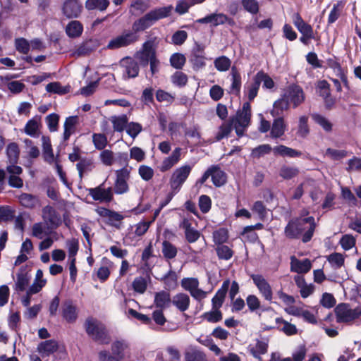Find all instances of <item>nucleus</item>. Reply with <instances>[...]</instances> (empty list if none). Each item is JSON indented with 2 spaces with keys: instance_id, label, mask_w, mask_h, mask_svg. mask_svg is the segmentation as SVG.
<instances>
[{
  "instance_id": "nucleus-1",
  "label": "nucleus",
  "mask_w": 361,
  "mask_h": 361,
  "mask_svg": "<svg viewBox=\"0 0 361 361\" xmlns=\"http://www.w3.org/2000/svg\"><path fill=\"white\" fill-rule=\"evenodd\" d=\"M316 224L313 216H300L290 220L285 227V235L290 239L302 237L304 243L309 242L314 234Z\"/></svg>"
},
{
  "instance_id": "nucleus-2",
  "label": "nucleus",
  "mask_w": 361,
  "mask_h": 361,
  "mask_svg": "<svg viewBox=\"0 0 361 361\" xmlns=\"http://www.w3.org/2000/svg\"><path fill=\"white\" fill-rule=\"evenodd\" d=\"M305 100V94L302 88L298 85H290L284 90L281 97L274 103L271 114L273 116H281L290 106L297 108Z\"/></svg>"
},
{
  "instance_id": "nucleus-3",
  "label": "nucleus",
  "mask_w": 361,
  "mask_h": 361,
  "mask_svg": "<svg viewBox=\"0 0 361 361\" xmlns=\"http://www.w3.org/2000/svg\"><path fill=\"white\" fill-rule=\"evenodd\" d=\"M148 27V24H133L131 30L126 32L123 35L110 41L108 47L110 49H117L129 45L137 40L139 37L138 32Z\"/></svg>"
},
{
  "instance_id": "nucleus-4",
  "label": "nucleus",
  "mask_w": 361,
  "mask_h": 361,
  "mask_svg": "<svg viewBox=\"0 0 361 361\" xmlns=\"http://www.w3.org/2000/svg\"><path fill=\"white\" fill-rule=\"evenodd\" d=\"M85 328L87 334L97 342L102 344L110 342L111 338L105 326L98 320L92 318L87 319Z\"/></svg>"
},
{
  "instance_id": "nucleus-5",
  "label": "nucleus",
  "mask_w": 361,
  "mask_h": 361,
  "mask_svg": "<svg viewBox=\"0 0 361 361\" xmlns=\"http://www.w3.org/2000/svg\"><path fill=\"white\" fill-rule=\"evenodd\" d=\"M251 118V106L249 102L243 104L241 109L238 110L236 115L230 120L233 124L238 136H243L245 130L249 126Z\"/></svg>"
},
{
  "instance_id": "nucleus-6",
  "label": "nucleus",
  "mask_w": 361,
  "mask_h": 361,
  "mask_svg": "<svg viewBox=\"0 0 361 361\" xmlns=\"http://www.w3.org/2000/svg\"><path fill=\"white\" fill-rule=\"evenodd\" d=\"M336 321L338 323H350L361 316V307L353 309L349 304L341 303L335 308Z\"/></svg>"
},
{
  "instance_id": "nucleus-7",
  "label": "nucleus",
  "mask_w": 361,
  "mask_h": 361,
  "mask_svg": "<svg viewBox=\"0 0 361 361\" xmlns=\"http://www.w3.org/2000/svg\"><path fill=\"white\" fill-rule=\"evenodd\" d=\"M191 170L192 166L189 165H183L176 169L172 173L169 180L171 190L178 192L189 176Z\"/></svg>"
},
{
  "instance_id": "nucleus-8",
  "label": "nucleus",
  "mask_w": 361,
  "mask_h": 361,
  "mask_svg": "<svg viewBox=\"0 0 361 361\" xmlns=\"http://www.w3.org/2000/svg\"><path fill=\"white\" fill-rule=\"evenodd\" d=\"M181 286L184 290L188 291L191 296L200 301L207 295V292L199 288V281L196 278H184L181 281Z\"/></svg>"
},
{
  "instance_id": "nucleus-9",
  "label": "nucleus",
  "mask_w": 361,
  "mask_h": 361,
  "mask_svg": "<svg viewBox=\"0 0 361 361\" xmlns=\"http://www.w3.org/2000/svg\"><path fill=\"white\" fill-rule=\"evenodd\" d=\"M251 279L262 296L266 300L271 302L273 290L268 281L261 274H252Z\"/></svg>"
},
{
  "instance_id": "nucleus-10",
  "label": "nucleus",
  "mask_w": 361,
  "mask_h": 361,
  "mask_svg": "<svg viewBox=\"0 0 361 361\" xmlns=\"http://www.w3.org/2000/svg\"><path fill=\"white\" fill-rule=\"evenodd\" d=\"M173 11V6L171 5L154 8L147 13L143 18H140L137 23H146V21H157L169 16Z\"/></svg>"
},
{
  "instance_id": "nucleus-11",
  "label": "nucleus",
  "mask_w": 361,
  "mask_h": 361,
  "mask_svg": "<svg viewBox=\"0 0 361 361\" xmlns=\"http://www.w3.org/2000/svg\"><path fill=\"white\" fill-rule=\"evenodd\" d=\"M116 179L114 184V191L116 194L126 193L128 190L127 181L130 178V171L127 168H123L116 171Z\"/></svg>"
},
{
  "instance_id": "nucleus-12",
  "label": "nucleus",
  "mask_w": 361,
  "mask_h": 361,
  "mask_svg": "<svg viewBox=\"0 0 361 361\" xmlns=\"http://www.w3.org/2000/svg\"><path fill=\"white\" fill-rule=\"evenodd\" d=\"M42 219L50 229L57 228L62 223L60 215L51 206H46L42 209Z\"/></svg>"
},
{
  "instance_id": "nucleus-13",
  "label": "nucleus",
  "mask_w": 361,
  "mask_h": 361,
  "mask_svg": "<svg viewBox=\"0 0 361 361\" xmlns=\"http://www.w3.org/2000/svg\"><path fill=\"white\" fill-rule=\"evenodd\" d=\"M120 68L125 79L135 78L139 73L137 63L130 57L124 58L120 61Z\"/></svg>"
},
{
  "instance_id": "nucleus-14",
  "label": "nucleus",
  "mask_w": 361,
  "mask_h": 361,
  "mask_svg": "<svg viewBox=\"0 0 361 361\" xmlns=\"http://www.w3.org/2000/svg\"><path fill=\"white\" fill-rule=\"evenodd\" d=\"M89 195L93 200L99 202H109L113 199V190L111 187L105 188L104 183L94 188H90L88 190Z\"/></svg>"
},
{
  "instance_id": "nucleus-15",
  "label": "nucleus",
  "mask_w": 361,
  "mask_h": 361,
  "mask_svg": "<svg viewBox=\"0 0 361 361\" xmlns=\"http://www.w3.org/2000/svg\"><path fill=\"white\" fill-rule=\"evenodd\" d=\"M290 271L299 274H305L312 269V262L309 259H299L293 255L290 257Z\"/></svg>"
},
{
  "instance_id": "nucleus-16",
  "label": "nucleus",
  "mask_w": 361,
  "mask_h": 361,
  "mask_svg": "<svg viewBox=\"0 0 361 361\" xmlns=\"http://www.w3.org/2000/svg\"><path fill=\"white\" fill-rule=\"evenodd\" d=\"M82 8L79 0H65L63 5V14L68 18H77L79 17Z\"/></svg>"
},
{
  "instance_id": "nucleus-17",
  "label": "nucleus",
  "mask_w": 361,
  "mask_h": 361,
  "mask_svg": "<svg viewBox=\"0 0 361 361\" xmlns=\"http://www.w3.org/2000/svg\"><path fill=\"white\" fill-rule=\"evenodd\" d=\"M268 342L266 339H255L247 346L249 353L255 358L261 360V355L267 352Z\"/></svg>"
},
{
  "instance_id": "nucleus-18",
  "label": "nucleus",
  "mask_w": 361,
  "mask_h": 361,
  "mask_svg": "<svg viewBox=\"0 0 361 361\" xmlns=\"http://www.w3.org/2000/svg\"><path fill=\"white\" fill-rule=\"evenodd\" d=\"M30 278L31 276L29 274L27 268L22 267L16 274L15 283L13 286L14 290L17 292H23L25 290L30 283Z\"/></svg>"
},
{
  "instance_id": "nucleus-19",
  "label": "nucleus",
  "mask_w": 361,
  "mask_h": 361,
  "mask_svg": "<svg viewBox=\"0 0 361 361\" xmlns=\"http://www.w3.org/2000/svg\"><path fill=\"white\" fill-rule=\"evenodd\" d=\"M14 78L15 75H13L0 76V81L1 85H6L11 92L13 94H18L23 90L25 85L20 81H11V79Z\"/></svg>"
},
{
  "instance_id": "nucleus-20",
  "label": "nucleus",
  "mask_w": 361,
  "mask_h": 361,
  "mask_svg": "<svg viewBox=\"0 0 361 361\" xmlns=\"http://www.w3.org/2000/svg\"><path fill=\"white\" fill-rule=\"evenodd\" d=\"M181 151L180 147L175 148L171 154L163 160L160 166V171H166L176 165L180 159Z\"/></svg>"
},
{
  "instance_id": "nucleus-21",
  "label": "nucleus",
  "mask_w": 361,
  "mask_h": 361,
  "mask_svg": "<svg viewBox=\"0 0 361 361\" xmlns=\"http://www.w3.org/2000/svg\"><path fill=\"white\" fill-rule=\"evenodd\" d=\"M59 348L58 342L55 340H47L41 342L37 346V352L42 357H48Z\"/></svg>"
},
{
  "instance_id": "nucleus-22",
  "label": "nucleus",
  "mask_w": 361,
  "mask_h": 361,
  "mask_svg": "<svg viewBox=\"0 0 361 361\" xmlns=\"http://www.w3.org/2000/svg\"><path fill=\"white\" fill-rule=\"evenodd\" d=\"M61 311L62 316L66 322L73 323L76 320L78 317L77 309L72 301L67 300L64 302L62 305Z\"/></svg>"
},
{
  "instance_id": "nucleus-23",
  "label": "nucleus",
  "mask_w": 361,
  "mask_h": 361,
  "mask_svg": "<svg viewBox=\"0 0 361 361\" xmlns=\"http://www.w3.org/2000/svg\"><path fill=\"white\" fill-rule=\"evenodd\" d=\"M294 281L300 289L301 297L306 298L312 295L314 290V286L313 284H307L303 276L297 275L294 277Z\"/></svg>"
},
{
  "instance_id": "nucleus-24",
  "label": "nucleus",
  "mask_w": 361,
  "mask_h": 361,
  "mask_svg": "<svg viewBox=\"0 0 361 361\" xmlns=\"http://www.w3.org/2000/svg\"><path fill=\"white\" fill-rule=\"evenodd\" d=\"M190 297L183 293L175 295L171 299V303L180 312L186 311L190 306Z\"/></svg>"
},
{
  "instance_id": "nucleus-25",
  "label": "nucleus",
  "mask_w": 361,
  "mask_h": 361,
  "mask_svg": "<svg viewBox=\"0 0 361 361\" xmlns=\"http://www.w3.org/2000/svg\"><path fill=\"white\" fill-rule=\"evenodd\" d=\"M18 201L20 204L26 208H35L40 205L39 198L33 195L28 193H22L18 196Z\"/></svg>"
},
{
  "instance_id": "nucleus-26",
  "label": "nucleus",
  "mask_w": 361,
  "mask_h": 361,
  "mask_svg": "<svg viewBox=\"0 0 361 361\" xmlns=\"http://www.w3.org/2000/svg\"><path fill=\"white\" fill-rule=\"evenodd\" d=\"M154 302L155 306L161 310L169 307L171 303L169 293L164 290L156 293Z\"/></svg>"
},
{
  "instance_id": "nucleus-27",
  "label": "nucleus",
  "mask_w": 361,
  "mask_h": 361,
  "mask_svg": "<svg viewBox=\"0 0 361 361\" xmlns=\"http://www.w3.org/2000/svg\"><path fill=\"white\" fill-rule=\"evenodd\" d=\"M286 125L284 120L281 116H279L277 118L274 119L271 128V137L272 138H279L281 137L286 130Z\"/></svg>"
},
{
  "instance_id": "nucleus-28",
  "label": "nucleus",
  "mask_w": 361,
  "mask_h": 361,
  "mask_svg": "<svg viewBox=\"0 0 361 361\" xmlns=\"http://www.w3.org/2000/svg\"><path fill=\"white\" fill-rule=\"evenodd\" d=\"M78 121V116H69L66 118L63 125L64 132L63 137L64 141L68 140L70 136L75 132Z\"/></svg>"
},
{
  "instance_id": "nucleus-29",
  "label": "nucleus",
  "mask_w": 361,
  "mask_h": 361,
  "mask_svg": "<svg viewBox=\"0 0 361 361\" xmlns=\"http://www.w3.org/2000/svg\"><path fill=\"white\" fill-rule=\"evenodd\" d=\"M42 148H43V157L44 161L49 164H54L56 162L54 158V155L52 151L50 139L48 137L42 136Z\"/></svg>"
},
{
  "instance_id": "nucleus-30",
  "label": "nucleus",
  "mask_w": 361,
  "mask_h": 361,
  "mask_svg": "<svg viewBox=\"0 0 361 361\" xmlns=\"http://www.w3.org/2000/svg\"><path fill=\"white\" fill-rule=\"evenodd\" d=\"M47 284V279L43 276V271L38 269L32 284L28 288L30 293H38Z\"/></svg>"
},
{
  "instance_id": "nucleus-31",
  "label": "nucleus",
  "mask_w": 361,
  "mask_h": 361,
  "mask_svg": "<svg viewBox=\"0 0 361 361\" xmlns=\"http://www.w3.org/2000/svg\"><path fill=\"white\" fill-rule=\"evenodd\" d=\"M210 170L212 171L211 177L214 185L216 187L224 185L226 181V173L216 166H211Z\"/></svg>"
},
{
  "instance_id": "nucleus-32",
  "label": "nucleus",
  "mask_w": 361,
  "mask_h": 361,
  "mask_svg": "<svg viewBox=\"0 0 361 361\" xmlns=\"http://www.w3.org/2000/svg\"><path fill=\"white\" fill-rule=\"evenodd\" d=\"M204 1L205 0H178L175 9L173 8V11L179 15H183L187 13L191 6L195 4H202Z\"/></svg>"
},
{
  "instance_id": "nucleus-33",
  "label": "nucleus",
  "mask_w": 361,
  "mask_h": 361,
  "mask_svg": "<svg viewBox=\"0 0 361 361\" xmlns=\"http://www.w3.org/2000/svg\"><path fill=\"white\" fill-rule=\"evenodd\" d=\"M278 329L288 336L295 335L298 333L296 326L281 317L276 318Z\"/></svg>"
},
{
  "instance_id": "nucleus-34",
  "label": "nucleus",
  "mask_w": 361,
  "mask_h": 361,
  "mask_svg": "<svg viewBox=\"0 0 361 361\" xmlns=\"http://www.w3.org/2000/svg\"><path fill=\"white\" fill-rule=\"evenodd\" d=\"M274 154L281 155L282 157H287L289 158H295L300 157L302 152L294 149L293 148L286 147L285 145H279L273 148Z\"/></svg>"
},
{
  "instance_id": "nucleus-35",
  "label": "nucleus",
  "mask_w": 361,
  "mask_h": 361,
  "mask_svg": "<svg viewBox=\"0 0 361 361\" xmlns=\"http://www.w3.org/2000/svg\"><path fill=\"white\" fill-rule=\"evenodd\" d=\"M112 123L114 130L116 132H123L126 129L128 118L126 115L112 116L109 118Z\"/></svg>"
},
{
  "instance_id": "nucleus-36",
  "label": "nucleus",
  "mask_w": 361,
  "mask_h": 361,
  "mask_svg": "<svg viewBox=\"0 0 361 361\" xmlns=\"http://www.w3.org/2000/svg\"><path fill=\"white\" fill-rule=\"evenodd\" d=\"M297 28L302 34L300 41L307 44L309 40L314 38V32L310 24H296Z\"/></svg>"
},
{
  "instance_id": "nucleus-37",
  "label": "nucleus",
  "mask_w": 361,
  "mask_h": 361,
  "mask_svg": "<svg viewBox=\"0 0 361 361\" xmlns=\"http://www.w3.org/2000/svg\"><path fill=\"white\" fill-rule=\"evenodd\" d=\"M228 281H225L223 284L224 289L219 290L212 300V308L219 310L223 305L226 296V289L228 286Z\"/></svg>"
},
{
  "instance_id": "nucleus-38",
  "label": "nucleus",
  "mask_w": 361,
  "mask_h": 361,
  "mask_svg": "<svg viewBox=\"0 0 361 361\" xmlns=\"http://www.w3.org/2000/svg\"><path fill=\"white\" fill-rule=\"evenodd\" d=\"M231 74L232 82L230 93L238 95L240 93L241 87V77L235 68H232Z\"/></svg>"
},
{
  "instance_id": "nucleus-39",
  "label": "nucleus",
  "mask_w": 361,
  "mask_h": 361,
  "mask_svg": "<svg viewBox=\"0 0 361 361\" xmlns=\"http://www.w3.org/2000/svg\"><path fill=\"white\" fill-rule=\"evenodd\" d=\"M327 261L334 269H341L345 262V256L338 252H334L327 256Z\"/></svg>"
},
{
  "instance_id": "nucleus-40",
  "label": "nucleus",
  "mask_w": 361,
  "mask_h": 361,
  "mask_svg": "<svg viewBox=\"0 0 361 361\" xmlns=\"http://www.w3.org/2000/svg\"><path fill=\"white\" fill-rule=\"evenodd\" d=\"M16 215V210L11 206H0V223L12 221Z\"/></svg>"
},
{
  "instance_id": "nucleus-41",
  "label": "nucleus",
  "mask_w": 361,
  "mask_h": 361,
  "mask_svg": "<svg viewBox=\"0 0 361 361\" xmlns=\"http://www.w3.org/2000/svg\"><path fill=\"white\" fill-rule=\"evenodd\" d=\"M348 152L344 149H337L334 148H327L325 152V156L332 161H340L346 157Z\"/></svg>"
},
{
  "instance_id": "nucleus-42",
  "label": "nucleus",
  "mask_w": 361,
  "mask_h": 361,
  "mask_svg": "<svg viewBox=\"0 0 361 361\" xmlns=\"http://www.w3.org/2000/svg\"><path fill=\"white\" fill-rule=\"evenodd\" d=\"M299 169L295 166L283 165L279 170V176L286 180L291 179L298 176Z\"/></svg>"
},
{
  "instance_id": "nucleus-43",
  "label": "nucleus",
  "mask_w": 361,
  "mask_h": 361,
  "mask_svg": "<svg viewBox=\"0 0 361 361\" xmlns=\"http://www.w3.org/2000/svg\"><path fill=\"white\" fill-rule=\"evenodd\" d=\"M343 8L344 4L342 1H338L336 4H334L333 8H331L329 15L328 23H334L336 20H337L338 18L342 15Z\"/></svg>"
},
{
  "instance_id": "nucleus-44",
  "label": "nucleus",
  "mask_w": 361,
  "mask_h": 361,
  "mask_svg": "<svg viewBox=\"0 0 361 361\" xmlns=\"http://www.w3.org/2000/svg\"><path fill=\"white\" fill-rule=\"evenodd\" d=\"M227 21V16L222 13H212L197 19L195 23H226Z\"/></svg>"
},
{
  "instance_id": "nucleus-45",
  "label": "nucleus",
  "mask_w": 361,
  "mask_h": 361,
  "mask_svg": "<svg viewBox=\"0 0 361 361\" xmlns=\"http://www.w3.org/2000/svg\"><path fill=\"white\" fill-rule=\"evenodd\" d=\"M6 154L11 164H16L19 158V149L16 143H10L6 148Z\"/></svg>"
},
{
  "instance_id": "nucleus-46",
  "label": "nucleus",
  "mask_w": 361,
  "mask_h": 361,
  "mask_svg": "<svg viewBox=\"0 0 361 361\" xmlns=\"http://www.w3.org/2000/svg\"><path fill=\"white\" fill-rule=\"evenodd\" d=\"M94 147L98 150H103L108 144V140L104 133H93L92 135Z\"/></svg>"
},
{
  "instance_id": "nucleus-47",
  "label": "nucleus",
  "mask_w": 361,
  "mask_h": 361,
  "mask_svg": "<svg viewBox=\"0 0 361 361\" xmlns=\"http://www.w3.org/2000/svg\"><path fill=\"white\" fill-rule=\"evenodd\" d=\"M94 167L93 162L90 159H83L76 164V168L79 173L80 178H82L84 173L91 171Z\"/></svg>"
},
{
  "instance_id": "nucleus-48",
  "label": "nucleus",
  "mask_w": 361,
  "mask_h": 361,
  "mask_svg": "<svg viewBox=\"0 0 361 361\" xmlns=\"http://www.w3.org/2000/svg\"><path fill=\"white\" fill-rule=\"evenodd\" d=\"M233 127V124L229 120L228 122L224 123L221 126H219V130L216 135V140L219 141L224 137H226L232 131Z\"/></svg>"
},
{
  "instance_id": "nucleus-49",
  "label": "nucleus",
  "mask_w": 361,
  "mask_h": 361,
  "mask_svg": "<svg viewBox=\"0 0 361 361\" xmlns=\"http://www.w3.org/2000/svg\"><path fill=\"white\" fill-rule=\"evenodd\" d=\"M308 117L301 116L299 118L297 134L299 137H305L310 133V128L307 124Z\"/></svg>"
},
{
  "instance_id": "nucleus-50",
  "label": "nucleus",
  "mask_w": 361,
  "mask_h": 361,
  "mask_svg": "<svg viewBox=\"0 0 361 361\" xmlns=\"http://www.w3.org/2000/svg\"><path fill=\"white\" fill-rule=\"evenodd\" d=\"M312 120L319 125L325 131L330 132L332 130L331 123L324 116L319 114H312Z\"/></svg>"
},
{
  "instance_id": "nucleus-51",
  "label": "nucleus",
  "mask_w": 361,
  "mask_h": 361,
  "mask_svg": "<svg viewBox=\"0 0 361 361\" xmlns=\"http://www.w3.org/2000/svg\"><path fill=\"white\" fill-rule=\"evenodd\" d=\"M228 239V231L225 228H220L213 232V240L215 244L221 245Z\"/></svg>"
},
{
  "instance_id": "nucleus-52",
  "label": "nucleus",
  "mask_w": 361,
  "mask_h": 361,
  "mask_svg": "<svg viewBox=\"0 0 361 361\" xmlns=\"http://www.w3.org/2000/svg\"><path fill=\"white\" fill-rule=\"evenodd\" d=\"M109 4V0H87L85 6L89 10H105Z\"/></svg>"
},
{
  "instance_id": "nucleus-53",
  "label": "nucleus",
  "mask_w": 361,
  "mask_h": 361,
  "mask_svg": "<svg viewBox=\"0 0 361 361\" xmlns=\"http://www.w3.org/2000/svg\"><path fill=\"white\" fill-rule=\"evenodd\" d=\"M46 90L49 93L64 94L69 92V87H63L58 82H53L47 85Z\"/></svg>"
},
{
  "instance_id": "nucleus-54",
  "label": "nucleus",
  "mask_w": 361,
  "mask_h": 361,
  "mask_svg": "<svg viewBox=\"0 0 361 361\" xmlns=\"http://www.w3.org/2000/svg\"><path fill=\"white\" fill-rule=\"evenodd\" d=\"M65 31L69 37H78L83 31L82 24H67Z\"/></svg>"
},
{
  "instance_id": "nucleus-55",
  "label": "nucleus",
  "mask_w": 361,
  "mask_h": 361,
  "mask_svg": "<svg viewBox=\"0 0 361 361\" xmlns=\"http://www.w3.org/2000/svg\"><path fill=\"white\" fill-rule=\"evenodd\" d=\"M162 253L165 258L173 259L177 255V248L169 241H164L162 243Z\"/></svg>"
},
{
  "instance_id": "nucleus-56",
  "label": "nucleus",
  "mask_w": 361,
  "mask_h": 361,
  "mask_svg": "<svg viewBox=\"0 0 361 361\" xmlns=\"http://www.w3.org/2000/svg\"><path fill=\"white\" fill-rule=\"evenodd\" d=\"M216 251L220 259L229 260L233 255V250L228 246L223 244L219 245Z\"/></svg>"
},
{
  "instance_id": "nucleus-57",
  "label": "nucleus",
  "mask_w": 361,
  "mask_h": 361,
  "mask_svg": "<svg viewBox=\"0 0 361 361\" xmlns=\"http://www.w3.org/2000/svg\"><path fill=\"white\" fill-rule=\"evenodd\" d=\"M32 235L38 239H43L48 233L45 231V225L42 222H38L33 224L32 228Z\"/></svg>"
},
{
  "instance_id": "nucleus-58",
  "label": "nucleus",
  "mask_w": 361,
  "mask_h": 361,
  "mask_svg": "<svg viewBox=\"0 0 361 361\" xmlns=\"http://www.w3.org/2000/svg\"><path fill=\"white\" fill-rule=\"evenodd\" d=\"M202 318L209 322L215 323L222 319V314L219 310L213 309L203 314Z\"/></svg>"
},
{
  "instance_id": "nucleus-59",
  "label": "nucleus",
  "mask_w": 361,
  "mask_h": 361,
  "mask_svg": "<svg viewBox=\"0 0 361 361\" xmlns=\"http://www.w3.org/2000/svg\"><path fill=\"white\" fill-rule=\"evenodd\" d=\"M126 133L133 138L135 139L140 133L142 130L141 124L136 122H130L127 123L126 128Z\"/></svg>"
},
{
  "instance_id": "nucleus-60",
  "label": "nucleus",
  "mask_w": 361,
  "mask_h": 361,
  "mask_svg": "<svg viewBox=\"0 0 361 361\" xmlns=\"http://www.w3.org/2000/svg\"><path fill=\"white\" fill-rule=\"evenodd\" d=\"M15 47L18 52L27 54L30 51V42L23 37L16 38L15 39Z\"/></svg>"
},
{
  "instance_id": "nucleus-61",
  "label": "nucleus",
  "mask_w": 361,
  "mask_h": 361,
  "mask_svg": "<svg viewBox=\"0 0 361 361\" xmlns=\"http://www.w3.org/2000/svg\"><path fill=\"white\" fill-rule=\"evenodd\" d=\"M138 173L142 180L149 181L153 178L154 171L149 166L141 165L138 168Z\"/></svg>"
},
{
  "instance_id": "nucleus-62",
  "label": "nucleus",
  "mask_w": 361,
  "mask_h": 361,
  "mask_svg": "<svg viewBox=\"0 0 361 361\" xmlns=\"http://www.w3.org/2000/svg\"><path fill=\"white\" fill-rule=\"evenodd\" d=\"M127 348V344L124 341H116L111 345L113 354L116 358L121 359L123 357V352Z\"/></svg>"
},
{
  "instance_id": "nucleus-63",
  "label": "nucleus",
  "mask_w": 361,
  "mask_h": 361,
  "mask_svg": "<svg viewBox=\"0 0 361 361\" xmlns=\"http://www.w3.org/2000/svg\"><path fill=\"white\" fill-rule=\"evenodd\" d=\"M231 62V60L226 56H221L215 59V68L219 71H226L229 69Z\"/></svg>"
},
{
  "instance_id": "nucleus-64",
  "label": "nucleus",
  "mask_w": 361,
  "mask_h": 361,
  "mask_svg": "<svg viewBox=\"0 0 361 361\" xmlns=\"http://www.w3.org/2000/svg\"><path fill=\"white\" fill-rule=\"evenodd\" d=\"M185 361H207V358L203 353L193 350L186 353Z\"/></svg>"
}]
</instances>
